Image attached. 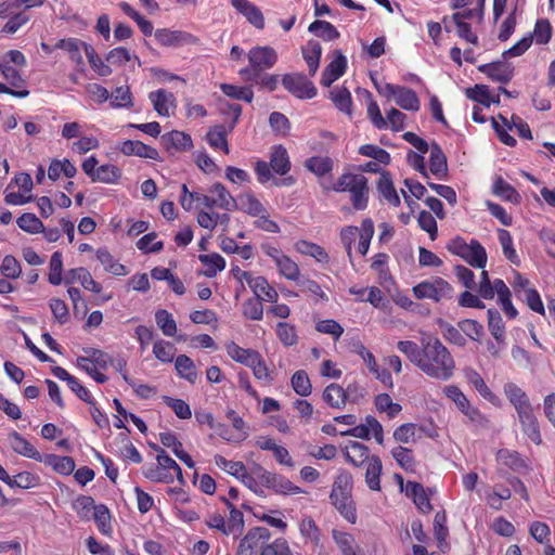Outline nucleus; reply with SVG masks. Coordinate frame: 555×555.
Listing matches in <instances>:
<instances>
[{
  "mask_svg": "<svg viewBox=\"0 0 555 555\" xmlns=\"http://www.w3.org/2000/svg\"><path fill=\"white\" fill-rule=\"evenodd\" d=\"M397 348L420 371L434 379L444 382L454 375V358L437 337L422 338L421 346L412 340H400Z\"/></svg>",
  "mask_w": 555,
  "mask_h": 555,
  "instance_id": "obj_1",
  "label": "nucleus"
},
{
  "mask_svg": "<svg viewBox=\"0 0 555 555\" xmlns=\"http://www.w3.org/2000/svg\"><path fill=\"white\" fill-rule=\"evenodd\" d=\"M447 249L464 259L472 267L483 269L487 264L486 249L476 240L467 243L463 237L456 236L447 244Z\"/></svg>",
  "mask_w": 555,
  "mask_h": 555,
  "instance_id": "obj_2",
  "label": "nucleus"
},
{
  "mask_svg": "<svg viewBox=\"0 0 555 555\" xmlns=\"http://www.w3.org/2000/svg\"><path fill=\"white\" fill-rule=\"evenodd\" d=\"M336 192H350L356 209H364L367 205V179L363 175L345 173L334 185Z\"/></svg>",
  "mask_w": 555,
  "mask_h": 555,
  "instance_id": "obj_3",
  "label": "nucleus"
},
{
  "mask_svg": "<svg viewBox=\"0 0 555 555\" xmlns=\"http://www.w3.org/2000/svg\"><path fill=\"white\" fill-rule=\"evenodd\" d=\"M413 294L417 299H431L438 302L451 298L453 287L442 278L434 276L415 285Z\"/></svg>",
  "mask_w": 555,
  "mask_h": 555,
  "instance_id": "obj_4",
  "label": "nucleus"
},
{
  "mask_svg": "<svg viewBox=\"0 0 555 555\" xmlns=\"http://www.w3.org/2000/svg\"><path fill=\"white\" fill-rule=\"evenodd\" d=\"M278 54L271 47H255L248 52L249 67L240 70V75L245 78L251 75H259L266 69L273 67L276 63Z\"/></svg>",
  "mask_w": 555,
  "mask_h": 555,
  "instance_id": "obj_5",
  "label": "nucleus"
},
{
  "mask_svg": "<svg viewBox=\"0 0 555 555\" xmlns=\"http://www.w3.org/2000/svg\"><path fill=\"white\" fill-rule=\"evenodd\" d=\"M350 480L351 476L349 474H340L334 483L330 499L346 519L354 522L356 513L354 507L352 506V501L350 496L341 489L343 485L348 486Z\"/></svg>",
  "mask_w": 555,
  "mask_h": 555,
  "instance_id": "obj_6",
  "label": "nucleus"
},
{
  "mask_svg": "<svg viewBox=\"0 0 555 555\" xmlns=\"http://www.w3.org/2000/svg\"><path fill=\"white\" fill-rule=\"evenodd\" d=\"M270 539L271 532L268 528H253L240 541L236 555H260Z\"/></svg>",
  "mask_w": 555,
  "mask_h": 555,
  "instance_id": "obj_7",
  "label": "nucleus"
},
{
  "mask_svg": "<svg viewBox=\"0 0 555 555\" xmlns=\"http://www.w3.org/2000/svg\"><path fill=\"white\" fill-rule=\"evenodd\" d=\"M256 476L260 483L266 488L272 489L279 494H298L302 493L304 490L295 486L289 479L275 473L268 472L262 467L258 466L256 469Z\"/></svg>",
  "mask_w": 555,
  "mask_h": 555,
  "instance_id": "obj_8",
  "label": "nucleus"
},
{
  "mask_svg": "<svg viewBox=\"0 0 555 555\" xmlns=\"http://www.w3.org/2000/svg\"><path fill=\"white\" fill-rule=\"evenodd\" d=\"M444 395L451 399L459 410L465 414L468 420L479 426H487L488 420L479 412L478 409L470 405L466 396L461 389L454 385H449L443 388Z\"/></svg>",
  "mask_w": 555,
  "mask_h": 555,
  "instance_id": "obj_9",
  "label": "nucleus"
},
{
  "mask_svg": "<svg viewBox=\"0 0 555 555\" xmlns=\"http://www.w3.org/2000/svg\"><path fill=\"white\" fill-rule=\"evenodd\" d=\"M285 89L298 99H312L317 88L304 74L285 75L282 79Z\"/></svg>",
  "mask_w": 555,
  "mask_h": 555,
  "instance_id": "obj_10",
  "label": "nucleus"
},
{
  "mask_svg": "<svg viewBox=\"0 0 555 555\" xmlns=\"http://www.w3.org/2000/svg\"><path fill=\"white\" fill-rule=\"evenodd\" d=\"M155 38L163 47L177 48L184 44H197L199 39L186 31L170 30L168 28H160L155 31Z\"/></svg>",
  "mask_w": 555,
  "mask_h": 555,
  "instance_id": "obj_11",
  "label": "nucleus"
},
{
  "mask_svg": "<svg viewBox=\"0 0 555 555\" xmlns=\"http://www.w3.org/2000/svg\"><path fill=\"white\" fill-rule=\"evenodd\" d=\"M518 421L521 425L524 434L535 444L542 442L540 426L537 416L534 415L533 408L530 406L522 411L517 412Z\"/></svg>",
  "mask_w": 555,
  "mask_h": 555,
  "instance_id": "obj_12",
  "label": "nucleus"
},
{
  "mask_svg": "<svg viewBox=\"0 0 555 555\" xmlns=\"http://www.w3.org/2000/svg\"><path fill=\"white\" fill-rule=\"evenodd\" d=\"M208 193L211 194V207L220 208L224 210H233L237 208V202L225 189V186L219 182L214 183L208 189Z\"/></svg>",
  "mask_w": 555,
  "mask_h": 555,
  "instance_id": "obj_13",
  "label": "nucleus"
},
{
  "mask_svg": "<svg viewBox=\"0 0 555 555\" xmlns=\"http://www.w3.org/2000/svg\"><path fill=\"white\" fill-rule=\"evenodd\" d=\"M334 53L336 57L325 67L322 73L321 83L324 87H330L345 73L347 67V60L343 55L341 51L335 50Z\"/></svg>",
  "mask_w": 555,
  "mask_h": 555,
  "instance_id": "obj_14",
  "label": "nucleus"
},
{
  "mask_svg": "<svg viewBox=\"0 0 555 555\" xmlns=\"http://www.w3.org/2000/svg\"><path fill=\"white\" fill-rule=\"evenodd\" d=\"M478 69L490 79L502 83L508 82L513 77V67L501 61L480 65Z\"/></svg>",
  "mask_w": 555,
  "mask_h": 555,
  "instance_id": "obj_15",
  "label": "nucleus"
},
{
  "mask_svg": "<svg viewBox=\"0 0 555 555\" xmlns=\"http://www.w3.org/2000/svg\"><path fill=\"white\" fill-rule=\"evenodd\" d=\"M118 150L127 156L135 155L142 158H150L154 160L159 158V154L156 149L146 145L141 141L127 140L121 143Z\"/></svg>",
  "mask_w": 555,
  "mask_h": 555,
  "instance_id": "obj_16",
  "label": "nucleus"
},
{
  "mask_svg": "<svg viewBox=\"0 0 555 555\" xmlns=\"http://www.w3.org/2000/svg\"><path fill=\"white\" fill-rule=\"evenodd\" d=\"M163 146L168 151H186L192 147V139L189 134L173 130L160 138Z\"/></svg>",
  "mask_w": 555,
  "mask_h": 555,
  "instance_id": "obj_17",
  "label": "nucleus"
},
{
  "mask_svg": "<svg viewBox=\"0 0 555 555\" xmlns=\"http://www.w3.org/2000/svg\"><path fill=\"white\" fill-rule=\"evenodd\" d=\"M232 5L242 13L247 21L256 28L262 29L264 27V17L260 9L247 0H232Z\"/></svg>",
  "mask_w": 555,
  "mask_h": 555,
  "instance_id": "obj_18",
  "label": "nucleus"
},
{
  "mask_svg": "<svg viewBox=\"0 0 555 555\" xmlns=\"http://www.w3.org/2000/svg\"><path fill=\"white\" fill-rule=\"evenodd\" d=\"M86 46L89 44L80 39L67 38L59 40L54 48L66 51L70 61H73L77 66H83L85 63L81 55V50H85Z\"/></svg>",
  "mask_w": 555,
  "mask_h": 555,
  "instance_id": "obj_19",
  "label": "nucleus"
},
{
  "mask_svg": "<svg viewBox=\"0 0 555 555\" xmlns=\"http://www.w3.org/2000/svg\"><path fill=\"white\" fill-rule=\"evenodd\" d=\"M11 448L18 454L33 459L38 462H42V455L35 449V447L26 440L18 433L13 431L10 435Z\"/></svg>",
  "mask_w": 555,
  "mask_h": 555,
  "instance_id": "obj_20",
  "label": "nucleus"
},
{
  "mask_svg": "<svg viewBox=\"0 0 555 555\" xmlns=\"http://www.w3.org/2000/svg\"><path fill=\"white\" fill-rule=\"evenodd\" d=\"M151 102L153 103L154 109L160 116H169V111L171 107H175V96L171 92H168L164 89H159L157 91L151 92L149 95Z\"/></svg>",
  "mask_w": 555,
  "mask_h": 555,
  "instance_id": "obj_21",
  "label": "nucleus"
},
{
  "mask_svg": "<svg viewBox=\"0 0 555 555\" xmlns=\"http://www.w3.org/2000/svg\"><path fill=\"white\" fill-rule=\"evenodd\" d=\"M504 393L515 408L516 413L532 406L527 393L514 383L505 384Z\"/></svg>",
  "mask_w": 555,
  "mask_h": 555,
  "instance_id": "obj_22",
  "label": "nucleus"
},
{
  "mask_svg": "<svg viewBox=\"0 0 555 555\" xmlns=\"http://www.w3.org/2000/svg\"><path fill=\"white\" fill-rule=\"evenodd\" d=\"M270 166L274 172L284 176L291 169V162L287 151L282 145H276L272 149L270 156Z\"/></svg>",
  "mask_w": 555,
  "mask_h": 555,
  "instance_id": "obj_23",
  "label": "nucleus"
},
{
  "mask_svg": "<svg viewBox=\"0 0 555 555\" xmlns=\"http://www.w3.org/2000/svg\"><path fill=\"white\" fill-rule=\"evenodd\" d=\"M344 454L346 460L354 466H360L371 459L369 448L357 441H351L345 448Z\"/></svg>",
  "mask_w": 555,
  "mask_h": 555,
  "instance_id": "obj_24",
  "label": "nucleus"
},
{
  "mask_svg": "<svg viewBox=\"0 0 555 555\" xmlns=\"http://www.w3.org/2000/svg\"><path fill=\"white\" fill-rule=\"evenodd\" d=\"M322 54V47L315 40H309L306 47L302 48V55L308 65L310 76H314Z\"/></svg>",
  "mask_w": 555,
  "mask_h": 555,
  "instance_id": "obj_25",
  "label": "nucleus"
},
{
  "mask_svg": "<svg viewBox=\"0 0 555 555\" xmlns=\"http://www.w3.org/2000/svg\"><path fill=\"white\" fill-rule=\"evenodd\" d=\"M429 168L431 173L438 178L444 177L448 171L447 157L436 143L430 146Z\"/></svg>",
  "mask_w": 555,
  "mask_h": 555,
  "instance_id": "obj_26",
  "label": "nucleus"
},
{
  "mask_svg": "<svg viewBox=\"0 0 555 555\" xmlns=\"http://www.w3.org/2000/svg\"><path fill=\"white\" fill-rule=\"evenodd\" d=\"M406 494L413 498L414 503L423 513L431 511V504L424 487L421 483L409 481L406 483Z\"/></svg>",
  "mask_w": 555,
  "mask_h": 555,
  "instance_id": "obj_27",
  "label": "nucleus"
},
{
  "mask_svg": "<svg viewBox=\"0 0 555 555\" xmlns=\"http://www.w3.org/2000/svg\"><path fill=\"white\" fill-rule=\"evenodd\" d=\"M42 462L62 475L72 474L76 466L75 461L70 456H60L55 454H47L42 456Z\"/></svg>",
  "mask_w": 555,
  "mask_h": 555,
  "instance_id": "obj_28",
  "label": "nucleus"
},
{
  "mask_svg": "<svg viewBox=\"0 0 555 555\" xmlns=\"http://www.w3.org/2000/svg\"><path fill=\"white\" fill-rule=\"evenodd\" d=\"M383 465L382 461L378 456H371L366 473H365V481L369 488L373 491L380 490V474H382Z\"/></svg>",
  "mask_w": 555,
  "mask_h": 555,
  "instance_id": "obj_29",
  "label": "nucleus"
},
{
  "mask_svg": "<svg viewBox=\"0 0 555 555\" xmlns=\"http://www.w3.org/2000/svg\"><path fill=\"white\" fill-rule=\"evenodd\" d=\"M228 508L230 509V517L227 524V530H224L225 535H234L238 537L244 529V516L243 513L234 507L232 503L223 499Z\"/></svg>",
  "mask_w": 555,
  "mask_h": 555,
  "instance_id": "obj_30",
  "label": "nucleus"
},
{
  "mask_svg": "<svg viewBox=\"0 0 555 555\" xmlns=\"http://www.w3.org/2000/svg\"><path fill=\"white\" fill-rule=\"evenodd\" d=\"M175 366L181 378L186 379L191 384L196 382L198 374L196 366L190 357L185 354L178 356L175 361Z\"/></svg>",
  "mask_w": 555,
  "mask_h": 555,
  "instance_id": "obj_31",
  "label": "nucleus"
},
{
  "mask_svg": "<svg viewBox=\"0 0 555 555\" xmlns=\"http://www.w3.org/2000/svg\"><path fill=\"white\" fill-rule=\"evenodd\" d=\"M395 102L401 108L406 111H418L420 109V100L415 91L410 88L400 86L397 91Z\"/></svg>",
  "mask_w": 555,
  "mask_h": 555,
  "instance_id": "obj_32",
  "label": "nucleus"
},
{
  "mask_svg": "<svg viewBox=\"0 0 555 555\" xmlns=\"http://www.w3.org/2000/svg\"><path fill=\"white\" fill-rule=\"evenodd\" d=\"M378 192L382 196L387 199L391 205L399 206L400 197L393 186L391 177L389 172H384L380 175L378 183H377Z\"/></svg>",
  "mask_w": 555,
  "mask_h": 555,
  "instance_id": "obj_33",
  "label": "nucleus"
},
{
  "mask_svg": "<svg viewBox=\"0 0 555 555\" xmlns=\"http://www.w3.org/2000/svg\"><path fill=\"white\" fill-rule=\"evenodd\" d=\"M228 354L236 362L250 366L255 364V359L259 356V352L253 349H244L236 345L235 343H231L227 346Z\"/></svg>",
  "mask_w": 555,
  "mask_h": 555,
  "instance_id": "obj_34",
  "label": "nucleus"
},
{
  "mask_svg": "<svg viewBox=\"0 0 555 555\" xmlns=\"http://www.w3.org/2000/svg\"><path fill=\"white\" fill-rule=\"evenodd\" d=\"M323 400L335 409H341L346 405V395L344 388L338 384L328 385L322 395Z\"/></svg>",
  "mask_w": 555,
  "mask_h": 555,
  "instance_id": "obj_35",
  "label": "nucleus"
},
{
  "mask_svg": "<svg viewBox=\"0 0 555 555\" xmlns=\"http://www.w3.org/2000/svg\"><path fill=\"white\" fill-rule=\"evenodd\" d=\"M238 202L240 205L237 204V208L242 209L249 216L258 217L261 214L267 212L266 207L251 193L242 194L238 197Z\"/></svg>",
  "mask_w": 555,
  "mask_h": 555,
  "instance_id": "obj_36",
  "label": "nucleus"
},
{
  "mask_svg": "<svg viewBox=\"0 0 555 555\" xmlns=\"http://www.w3.org/2000/svg\"><path fill=\"white\" fill-rule=\"evenodd\" d=\"M276 267L280 273L287 280L298 281L300 276V270L298 264L293 261L288 256L283 254H276Z\"/></svg>",
  "mask_w": 555,
  "mask_h": 555,
  "instance_id": "obj_37",
  "label": "nucleus"
},
{
  "mask_svg": "<svg viewBox=\"0 0 555 555\" xmlns=\"http://www.w3.org/2000/svg\"><path fill=\"white\" fill-rule=\"evenodd\" d=\"M98 260L104 266V269L114 275H126L127 271L124 264L115 261L111 253L105 248H100L96 251Z\"/></svg>",
  "mask_w": 555,
  "mask_h": 555,
  "instance_id": "obj_38",
  "label": "nucleus"
},
{
  "mask_svg": "<svg viewBox=\"0 0 555 555\" xmlns=\"http://www.w3.org/2000/svg\"><path fill=\"white\" fill-rule=\"evenodd\" d=\"M308 30L327 41L335 40L340 36L338 30L326 21H314L309 25Z\"/></svg>",
  "mask_w": 555,
  "mask_h": 555,
  "instance_id": "obj_39",
  "label": "nucleus"
},
{
  "mask_svg": "<svg viewBox=\"0 0 555 555\" xmlns=\"http://www.w3.org/2000/svg\"><path fill=\"white\" fill-rule=\"evenodd\" d=\"M296 249L302 254L313 257L319 262H328L330 257L325 249L314 243L300 241L296 244Z\"/></svg>",
  "mask_w": 555,
  "mask_h": 555,
  "instance_id": "obj_40",
  "label": "nucleus"
},
{
  "mask_svg": "<svg viewBox=\"0 0 555 555\" xmlns=\"http://www.w3.org/2000/svg\"><path fill=\"white\" fill-rule=\"evenodd\" d=\"M153 449L155 451H157L156 460H157L158 465L160 467H163L165 469V472H169L170 469H173L176 475H177L178 481L180 483H184V478H183V475H182L181 467L177 464V462L173 459H171L166 453V451L160 449L157 444H154Z\"/></svg>",
  "mask_w": 555,
  "mask_h": 555,
  "instance_id": "obj_41",
  "label": "nucleus"
},
{
  "mask_svg": "<svg viewBox=\"0 0 555 555\" xmlns=\"http://www.w3.org/2000/svg\"><path fill=\"white\" fill-rule=\"evenodd\" d=\"M493 193L511 203L517 204L520 202L519 193L515 190V188H513L501 177H498L495 179V182L493 184Z\"/></svg>",
  "mask_w": 555,
  "mask_h": 555,
  "instance_id": "obj_42",
  "label": "nucleus"
},
{
  "mask_svg": "<svg viewBox=\"0 0 555 555\" xmlns=\"http://www.w3.org/2000/svg\"><path fill=\"white\" fill-rule=\"evenodd\" d=\"M331 99L334 102L335 106L346 114H351V94L349 90L345 87L337 88L331 91Z\"/></svg>",
  "mask_w": 555,
  "mask_h": 555,
  "instance_id": "obj_43",
  "label": "nucleus"
},
{
  "mask_svg": "<svg viewBox=\"0 0 555 555\" xmlns=\"http://www.w3.org/2000/svg\"><path fill=\"white\" fill-rule=\"evenodd\" d=\"M85 53L90 66L93 68L94 72H96L98 75L106 77L112 74V68L107 64H105L101 57H99L92 46H86Z\"/></svg>",
  "mask_w": 555,
  "mask_h": 555,
  "instance_id": "obj_44",
  "label": "nucleus"
},
{
  "mask_svg": "<svg viewBox=\"0 0 555 555\" xmlns=\"http://www.w3.org/2000/svg\"><path fill=\"white\" fill-rule=\"evenodd\" d=\"M155 320L165 336L171 337L176 335L177 323L167 310H158L155 313Z\"/></svg>",
  "mask_w": 555,
  "mask_h": 555,
  "instance_id": "obj_45",
  "label": "nucleus"
},
{
  "mask_svg": "<svg viewBox=\"0 0 555 555\" xmlns=\"http://www.w3.org/2000/svg\"><path fill=\"white\" fill-rule=\"evenodd\" d=\"M488 326L492 336L498 343L504 341V324L501 314L496 310H488Z\"/></svg>",
  "mask_w": 555,
  "mask_h": 555,
  "instance_id": "obj_46",
  "label": "nucleus"
},
{
  "mask_svg": "<svg viewBox=\"0 0 555 555\" xmlns=\"http://www.w3.org/2000/svg\"><path fill=\"white\" fill-rule=\"evenodd\" d=\"M292 387L294 391L301 397L309 396L312 390V385L310 383L309 376L302 370H299L294 373L292 377Z\"/></svg>",
  "mask_w": 555,
  "mask_h": 555,
  "instance_id": "obj_47",
  "label": "nucleus"
},
{
  "mask_svg": "<svg viewBox=\"0 0 555 555\" xmlns=\"http://www.w3.org/2000/svg\"><path fill=\"white\" fill-rule=\"evenodd\" d=\"M276 335H278L280 341L286 347L294 346L298 341V335L296 332V327L286 322L278 323Z\"/></svg>",
  "mask_w": 555,
  "mask_h": 555,
  "instance_id": "obj_48",
  "label": "nucleus"
},
{
  "mask_svg": "<svg viewBox=\"0 0 555 555\" xmlns=\"http://www.w3.org/2000/svg\"><path fill=\"white\" fill-rule=\"evenodd\" d=\"M121 176V171L114 165H102L96 168L92 181L115 183Z\"/></svg>",
  "mask_w": 555,
  "mask_h": 555,
  "instance_id": "obj_49",
  "label": "nucleus"
},
{
  "mask_svg": "<svg viewBox=\"0 0 555 555\" xmlns=\"http://www.w3.org/2000/svg\"><path fill=\"white\" fill-rule=\"evenodd\" d=\"M220 89L225 95L236 100H243L248 103H250L254 98L251 87H238L234 85L222 83Z\"/></svg>",
  "mask_w": 555,
  "mask_h": 555,
  "instance_id": "obj_50",
  "label": "nucleus"
},
{
  "mask_svg": "<svg viewBox=\"0 0 555 555\" xmlns=\"http://www.w3.org/2000/svg\"><path fill=\"white\" fill-rule=\"evenodd\" d=\"M199 260L205 266H208L207 270L205 271V275L208 278H214L225 267V261L219 254L201 255Z\"/></svg>",
  "mask_w": 555,
  "mask_h": 555,
  "instance_id": "obj_51",
  "label": "nucleus"
},
{
  "mask_svg": "<svg viewBox=\"0 0 555 555\" xmlns=\"http://www.w3.org/2000/svg\"><path fill=\"white\" fill-rule=\"evenodd\" d=\"M17 225L25 232L36 234L43 231V223L36 215L26 212L16 220Z\"/></svg>",
  "mask_w": 555,
  "mask_h": 555,
  "instance_id": "obj_52",
  "label": "nucleus"
},
{
  "mask_svg": "<svg viewBox=\"0 0 555 555\" xmlns=\"http://www.w3.org/2000/svg\"><path fill=\"white\" fill-rule=\"evenodd\" d=\"M440 328H441L443 338L448 343L456 345L459 347L466 346L467 340L464 337V335L462 334V331L460 330V327H454L453 325L441 321Z\"/></svg>",
  "mask_w": 555,
  "mask_h": 555,
  "instance_id": "obj_53",
  "label": "nucleus"
},
{
  "mask_svg": "<svg viewBox=\"0 0 555 555\" xmlns=\"http://www.w3.org/2000/svg\"><path fill=\"white\" fill-rule=\"evenodd\" d=\"M333 162L330 157L314 156L306 160V168L317 176H324L332 170Z\"/></svg>",
  "mask_w": 555,
  "mask_h": 555,
  "instance_id": "obj_54",
  "label": "nucleus"
},
{
  "mask_svg": "<svg viewBox=\"0 0 555 555\" xmlns=\"http://www.w3.org/2000/svg\"><path fill=\"white\" fill-rule=\"evenodd\" d=\"M0 73L8 83L13 88H21L24 86V79L20 72L13 66L9 65L5 60L0 61Z\"/></svg>",
  "mask_w": 555,
  "mask_h": 555,
  "instance_id": "obj_55",
  "label": "nucleus"
},
{
  "mask_svg": "<svg viewBox=\"0 0 555 555\" xmlns=\"http://www.w3.org/2000/svg\"><path fill=\"white\" fill-rule=\"evenodd\" d=\"M227 132L223 126H216L207 133V141L210 146L222 149L225 154H229V146L225 139Z\"/></svg>",
  "mask_w": 555,
  "mask_h": 555,
  "instance_id": "obj_56",
  "label": "nucleus"
},
{
  "mask_svg": "<svg viewBox=\"0 0 555 555\" xmlns=\"http://www.w3.org/2000/svg\"><path fill=\"white\" fill-rule=\"evenodd\" d=\"M39 485V477L29 473L22 472L15 475L13 478H10L8 486L11 488L17 487L22 489H30L35 488Z\"/></svg>",
  "mask_w": 555,
  "mask_h": 555,
  "instance_id": "obj_57",
  "label": "nucleus"
},
{
  "mask_svg": "<svg viewBox=\"0 0 555 555\" xmlns=\"http://www.w3.org/2000/svg\"><path fill=\"white\" fill-rule=\"evenodd\" d=\"M375 405L378 411L386 412L389 417H395L400 411L401 405L392 401L388 393H380L376 397Z\"/></svg>",
  "mask_w": 555,
  "mask_h": 555,
  "instance_id": "obj_58",
  "label": "nucleus"
},
{
  "mask_svg": "<svg viewBox=\"0 0 555 555\" xmlns=\"http://www.w3.org/2000/svg\"><path fill=\"white\" fill-rule=\"evenodd\" d=\"M333 538L343 555H356L354 538L350 533L334 530Z\"/></svg>",
  "mask_w": 555,
  "mask_h": 555,
  "instance_id": "obj_59",
  "label": "nucleus"
},
{
  "mask_svg": "<svg viewBox=\"0 0 555 555\" xmlns=\"http://www.w3.org/2000/svg\"><path fill=\"white\" fill-rule=\"evenodd\" d=\"M243 314L249 320L259 321L263 317V306L258 298H248L243 304Z\"/></svg>",
  "mask_w": 555,
  "mask_h": 555,
  "instance_id": "obj_60",
  "label": "nucleus"
},
{
  "mask_svg": "<svg viewBox=\"0 0 555 555\" xmlns=\"http://www.w3.org/2000/svg\"><path fill=\"white\" fill-rule=\"evenodd\" d=\"M466 95L468 99L476 101L487 107L491 105V95L488 86L476 85L474 88H468L466 90Z\"/></svg>",
  "mask_w": 555,
  "mask_h": 555,
  "instance_id": "obj_61",
  "label": "nucleus"
},
{
  "mask_svg": "<svg viewBox=\"0 0 555 555\" xmlns=\"http://www.w3.org/2000/svg\"><path fill=\"white\" fill-rule=\"evenodd\" d=\"M393 459L397 463L405 470L413 472L415 468V462L411 454V451L403 447H397L391 451Z\"/></svg>",
  "mask_w": 555,
  "mask_h": 555,
  "instance_id": "obj_62",
  "label": "nucleus"
},
{
  "mask_svg": "<svg viewBox=\"0 0 555 555\" xmlns=\"http://www.w3.org/2000/svg\"><path fill=\"white\" fill-rule=\"evenodd\" d=\"M460 330L473 340H479L483 334V326L470 319L462 320L457 323Z\"/></svg>",
  "mask_w": 555,
  "mask_h": 555,
  "instance_id": "obj_63",
  "label": "nucleus"
},
{
  "mask_svg": "<svg viewBox=\"0 0 555 555\" xmlns=\"http://www.w3.org/2000/svg\"><path fill=\"white\" fill-rule=\"evenodd\" d=\"M260 555H293L287 541L283 538H279L273 542L268 541L267 546Z\"/></svg>",
  "mask_w": 555,
  "mask_h": 555,
  "instance_id": "obj_64",
  "label": "nucleus"
}]
</instances>
